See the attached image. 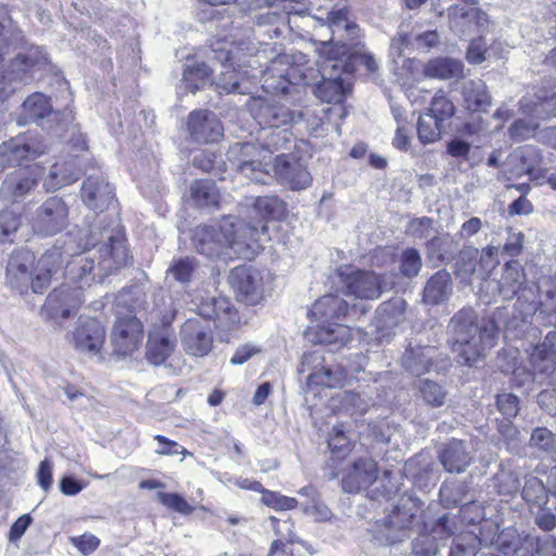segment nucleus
Returning <instances> with one entry per match:
<instances>
[{
	"instance_id": "obj_1",
	"label": "nucleus",
	"mask_w": 556,
	"mask_h": 556,
	"mask_svg": "<svg viewBox=\"0 0 556 556\" xmlns=\"http://www.w3.org/2000/svg\"><path fill=\"white\" fill-rule=\"evenodd\" d=\"M86 251L74 255L66 264L65 275L73 290L84 291L92 283H101L106 276L129 262V252L122 229L104 227L102 230L90 224L85 233Z\"/></svg>"
},
{
	"instance_id": "obj_2",
	"label": "nucleus",
	"mask_w": 556,
	"mask_h": 556,
	"mask_svg": "<svg viewBox=\"0 0 556 556\" xmlns=\"http://www.w3.org/2000/svg\"><path fill=\"white\" fill-rule=\"evenodd\" d=\"M452 351L462 365L473 366L486 350L494 346L497 327L492 319H479L471 307L454 314L448 326Z\"/></svg>"
},
{
	"instance_id": "obj_3",
	"label": "nucleus",
	"mask_w": 556,
	"mask_h": 556,
	"mask_svg": "<svg viewBox=\"0 0 556 556\" xmlns=\"http://www.w3.org/2000/svg\"><path fill=\"white\" fill-rule=\"evenodd\" d=\"M349 312V304L345 300L334 294H326L317 300L308 311V316L318 324L313 336L315 344L331 346L333 350L344 346L351 341V329L342 324L334 323Z\"/></svg>"
},
{
	"instance_id": "obj_4",
	"label": "nucleus",
	"mask_w": 556,
	"mask_h": 556,
	"mask_svg": "<svg viewBox=\"0 0 556 556\" xmlns=\"http://www.w3.org/2000/svg\"><path fill=\"white\" fill-rule=\"evenodd\" d=\"M480 292L488 298V302L496 301L497 298L503 301H510L517 296L515 309L522 320V309H525L530 296L533 295V288L528 286L522 264L517 260H511L504 264L498 280H484Z\"/></svg>"
},
{
	"instance_id": "obj_5",
	"label": "nucleus",
	"mask_w": 556,
	"mask_h": 556,
	"mask_svg": "<svg viewBox=\"0 0 556 556\" xmlns=\"http://www.w3.org/2000/svg\"><path fill=\"white\" fill-rule=\"evenodd\" d=\"M319 58H326L324 73L328 72L329 66L332 70H342L344 73L352 74L364 67L368 73H375L378 70V63L372 54L365 50L364 45L356 39L348 41H334L333 38L327 41H320L317 47Z\"/></svg>"
},
{
	"instance_id": "obj_6",
	"label": "nucleus",
	"mask_w": 556,
	"mask_h": 556,
	"mask_svg": "<svg viewBox=\"0 0 556 556\" xmlns=\"http://www.w3.org/2000/svg\"><path fill=\"white\" fill-rule=\"evenodd\" d=\"M418 507L412 498H401L392 510L370 529L372 540L380 546H391L409 538L418 518Z\"/></svg>"
},
{
	"instance_id": "obj_7",
	"label": "nucleus",
	"mask_w": 556,
	"mask_h": 556,
	"mask_svg": "<svg viewBox=\"0 0 556 556\" xmlns=\"http://www.w3.org/2000/svg\"><path fill=\"white\" fill-rule=\"evenodd\" d=\"M235 219L223 217L214 225L199 226L193 231L192 243L198 253L208 258L231 257L230 251H240L241 243L233 239Z\"/></svg>"
},
{
	"instance_id": "obj_8",
	"label": "nucleus",
	"mask_w": 556,
	"mask_h": 556,
	"mask_svg": "<svg viewBox=\"0 0 556 556\" xmlns=\"http://www.w3.org/2000/svg\"><path fill=\"white\" fill-rule=\"evenodd\" d=\"M80 199L86 207L94 212L96 215L87 216L84 222L85 231L89 233V225L93 228L103 229L104 227L118 228L115 222H106V216H100L115 201V188L102 175H90L81 184Z\"/></svg>"
},
{
	"instance_id": "obj_9",
	"label": "nucleus",
	"mask_w": 556,
	"mask_h": 556,
	"mask_svg": "<svg viewBox=\"0 0 556 556\" xmlns=\"http://www.w3.org/2000/svg\"><path fill=\"white\" fill-rule=\"evenodd\" d=\"M265 159L264 149L253 142H237L227 152L228 162L251 182L266 184L270 178Z\"/></svg>"
},
{
	"instance_id": "obj_10",
	"label": "nucleus",
	"mask_w": 556,
	"mask_h": 556,
	"mask_svg": "<svg viewBox=\"0 0 556 556\" xmlns=\"http://www.w3.org/2000/svg\"><path fill=\"white\" fill-rule=\"evenodd\" d=\"M532 317L545 327H556V276L539 280L533 295L522 309V323H529Z\"/></svg>"
},
{
	"instance_id": "obj_11",
	"label": "nucleus",
	"mask_w": 556,
	"mask_h": 556,
	"mask_svg": "<svg viewBox=\"0 0 556 556\" xmlns=\"http://www.w3.org/2000/svg\"><path fill=\"white\" fill-rule=\"evenodd\" d=\"M47 56L39 47H30L18 53L10 64L9 71L0 76V103H3L16 90L18 85L28 84L33 79V67L46 63Z\"/></svg>"
},
{
	"instance_id": "obj_12",
	"label": "nucleus",
	"mask_w": 556,
	"mask_h": 556,
	"mask_svg": "<svg viewBox=\"0 0 556 556\" xmlns=\"http://www.w3.org/2000/svg\"><path fill=\"white\" fill-rule=\"evenodd\" d=\"M211 52L213 53L212 59L219 62L223 67H231L233 70L232 73L228 71L223 73L225 77L219 78L216 81V86L227 93L241 92L238 79L239 72L244 66L253 67L254 64L258 63V60L252 54L242 53V49L233 45L228 46L218 42L215 48H212Z\"/></svg>"
},
{
	"instance_id": "obj_13",
	"label": "nucleus",
	"mask_w": 556,
	"mask_h": 556,
	"mask_svg": "<svg viewBox=\"0 0 556 556\" xmlns=\"http://www.w3.org/2000/svg\"><path fill=\"white\" fill-rule=\"evenodd\" d=\"M301 372L307 371L309 384L327 388L341 387L348 379L346 370L339 364H328L319 351L303 354Z\"/></svg>"
},
{
	"instance_id": "obj_14",
	"label": "nucleus",
	"mask_w": 556,
	"mask_h": 556,
	"mask_svg": "<svg viewBox=\"0 0 556 556\" xmlns=\"http://www.w3.org/2000/svg\"><path fill=\"white\" fill-rule=\"evenodd\" d=\"M84 302V292L73 290L68 285H62L49 293L41 308V316L50 321L60 324L76 314Z\"/></svg>"
},
{
	"instance_id": "obj_15",
	"label": "nucleus",
	"mask_w": 556,
	"mask_h": 556,
	"mask_svg": "<svg viewBox=\"0 0 556 556\" xmlns=\"http://www.w3.org/2000/svg\"><path fill=\"white\" fill-rule=\"evenodd\" d=\"M184 350L191 356H205L213 346V324L200 317L188 318L180 328Z\"/></svg>"
},
{
	"instance_id": "obj_16",
	"label": "nucleus",
	"mask_w": 556,
	"mask_h": 556,
	"mask_svg": "<svg viewBox=\"0 0 556 556\" xmlns=\"http://www.w3.org/2000/svg\"><path fill=\"white\" fill-rule=\"evenodd\" d=\"M68 224V208L58 197L46 200L36 211L33 229L40 236H53L61 232Z\"/></svg>"
},
{
	"instance_id": "obj_17",
	"label": "nucleus",
	"mask_w": 556,
	"mask_h": 556,
	"mask_svg": "<svg viewBox=\"0 0 556 556\" xmlns=\"http://www.w3.org/2000/svg\"><path fill=\"white\" fill-rule=\"evenodd\" d=\"M229 283L237 299L248 305L257 304L264 296L262 273L251 266H237L229 275Z\"/></svg>"
},
{
	"instance_id": "obj_18",
	"label": "nucleus",
	"mask_w": 556,
	"mask_h": 556,
	"mask_svg": "<svg viewBox=\"0 0 556 556\" xmlns=\"http://www.w3.org/2000/svg\"><path fill=\"white\" fill-rule=\"evenodd\" d=\"M378 464L371 457H361L341 469V489L355 494L367 490L378 479Z\"/></svg>"
},
{
	"instance_id": "obj_19",
	"label": "nucleus",
	"mask_w": 556,
	"mask_h": 556,
	"mask_svg": "<svg viewBox=\"0 0 556 556\" xmlns=\"http://www.w3.org/2000/svg\"><path fill=\"white\" fill-rule=\"evenodd\" d=\"M252 117L263 127L281 128L293 123L301 114H295L285 104L264 98H252L248 102Z\"/></svg>"
},
{
	"instance_id": "obj_20",
	"label": "nucleus",
	"mask_w": 556,
	"mask_h": 556,
	"mask_svg": "<svg viewBox=\"0 0 556 556\" xmlns=\"http://www.w3.org/2000/svg\"><path fill=\"white\" fill-rule=\"evenodd\" d=\"M46 152V147L34 137L18 136L0 144V167L21 166Z\"/></svg>"
},
{
	"instance_id": "obj_21",
	"label": "nucleus",
	"mask_w": 556,
	"mask_h": 556,
	"mask_svg": "<svg viewBox=\"0 0 556 556\" xmlns=\"http://www.w3.org/2000/svg\"><path fill=\"white\" fill-rule=\"evenodd\" d=\"M42 173L38 164L10 173L1 184V195L13 202L24 199L38 187Z\"/></svg>"
},
{
	"instance_id": "obj_22",
	"label": "nucleus",
	"mask_w": 556,
	"mask_h": 556,
	"mask_svg": "<svg viewBox=\"0 0 556 556\" xmlns=\"http://www.w3.org/2000/svg\"><path fill=\"white\" fill-rule=\"evenodd\" d=\"M73 346L89 355H97L105 341V329L94 318L80 317L75 329L67 336Z\"/></svg>"
},
{
	"instance_id": "obj_23",
	"label": "nucleus",
	"mask_w": 556,
	"mask_h": 556,
	"mask_svg": "<svg viewBox=\"0 0 556 556\" xmlns=\"http://www.w3.org/2000/svg\"><path fill=\"white\" fill-rule=\"evenodd\" d=\"M447 16L450 28L462 37L482 34L489 25V17L482 10L458 3L447 9Z\"/></svg>"
},
{
	"instance_id": "obj_24",
	"label": "nucleus",
	"mask_w": 556,
	"mask_h": 556,
	"mask_svg": "<svg viewBox=\"0 0 556 556\" xmlns=\"http://www.w3.org/2000/svg\"><path fill=\"white\" fill-rule=\"evenodd\" d=\"M439 495L445 507L459 506L465 521L476 523L482 519V507L471 496H468V490L464 483L443 484Z\"/></svg>"
},
{
	"instance_id": "obj_25",
	"label": "nucleus",
	"mask_w": 556,
	"mask_h": 556,
	"mask_svg": "<svg viewBox=\"0 0 556 556\" xmlns=\"http://www.w3.org/2000/svg\"><path fill=\"white\" fill-rule=\"evenodd\" d=\"M273 170L277 180L292 190L306 189L312 182V176L306 166L291 154L278 155Z\"/></svg>"
},
{
	"instance_id": "obj_26",
	"label": "nucleus",
	"mask_w": 556,
	"mask_h": 556,
	"mask_svg": "<svg viewBox=\"0 0 556 556\" xmlns=\"http://www.w3.org/2000/svg\"><path fill=\"white\" fill-rule=\"evenodd\" d=\"M143 326L136 315L118 316L112 330V343L117 354L128 355L141 342Z\"/></svg>"
},
{
	"instance_id": "obj_27",
	"label": "nucleus",
	"mask_w": 556,
	"mask_h": 556,
	"mask_svg": "<svg viewBox=\"0 0 556 556\" xmlns=\"http://www.w3.org/2000/svg\"><path fill=\"white\" fill-rule=\"evenodd\" d=\"M176 345V336L169 326H154L148 334L146 358L154 366L163 365L174 353Z\"/></svg>"
},
{
	"instance_id": "obj_28",
	"label": "nucleus",
	"mask_w": 556,
	"mask_h": 556,
	"mask_svg": "<svg viewBox=\"0 0 556 556\" xmlns=\"http://www.w3.org/2000/svg\"><path fill=\"white\" fill-rule=\"evenodd\" d=\"M188 131L193 141L211 143L223 136L224 128L215 113L199 110L189 114Z\"/></svg>"
},
{
	"instance_id": "obj_29",
	"label": "nucleus",
	"mask_w": 556,
	"mask_h": 556,
	"mask_svg": "<svg viewBox=\"0 0 556 556\" xmlns=\"http://www.w3.org/2000/svg\"><path fill=\"white\" fill-rule=\"evenodd\" d=\"M295 67L290 65L288 55H278L265 70H260L263 88L268 93L287 94L292 84L291 76Z\"/></svg>"
},
{
	"instance_id": "obj_30",
	"label": "nucleus",
	"mask_w": 556,
	"mask_h": 556,
	"mask_svg": "<svg viewBox=\"0 0 556 556\" xmlns=\"http://www.w3.org/2000/svg\"><path fill=\"white\" fill-rule=\"evenodd\" d=\"M346 294L363 300H377L383 291L390 289L384 277L374 271H356L350 275L345 282Z\"/></svg>"
},
{
	"instance_id": "obj_31",
	"label": "nucleus",
	"mask_w": 556,
	"mask_h": 556,
	"mask_svg": "<svg viewBox=\"0 0 556 556\" xmlns=\"http://www.w3.org/2000/svg\"><path fill=\"white\" fill-rule=\"evenodd\" d=\"M34 256L28 251L12 254L7 266V277L12 286L21 293L33 289L35 274L31 271Z\"/></svg>"
},
{
	"instance_id": "obj_32",
	"label": "nucleus",
	"mask_w": 556,
	"mask_h": 556,
	"mask_svg": "<svg viewBox=\"0 0 556 556\" xmlns=\"http://www.w3.org/2000/svg\"><path fill=\"white\" fill-rule=\"evenodd\" d=\"M320 59L319 71L323 80L314 87V93L317 98L327 103L341 102L346 91L344 79L342 78L344 72L342 70L334 71L329 66L328 72L324 73L326 58Z\"/></svg>"
},
{
	"instance_id": "obj_33",
	"label": "nucleus",
	"mask_w": 556,
	"mask_h": 556,
	"mask_svg": "<svg viewBox=\"0 0 556 556\" xmlns=\"http://www.w3.org/2000/svg\"><path fill=\"white\" fill-rule=\"evenodd\" d=\"M64 258L61 249L53 248L41 255L35 268L33 292L41 293L50 283L51 278L63 267Z\"/></svg>"
},
{
	"instance_id": "obj_34",
	"label": "nucleus",
	"mask_w": 556,
	"mask_h": 556,
	"mask_svg": "<svg viewBox=\"0 0 556 556\" xmlns=\"http://www.w3.org/2000/svg\"><path fill=\"white\" fill-rule=\"evenodd\" d=\"M439 459L446 471L462 473L470 465L472 455L464 441L453 439L444 445Z\"/></svg>"
},
{
	"instance_id": "obj_35",
	"label": "nucleus",
	"mask_w": 556,
	"mask_h": 556,
	"mask_svg": "<svg viewBox=\"0 0 556 556\" xmlns=\"http://www.w3.org/2000/svg\"><path fill=\"white\" fill-rule=\"evenodd\" d=\"M542 156L540 150L533 146H525L515 150L507 157L509 172L513 176L520 178L525 175L532 176L540 165Z\"/></svg>"
},
{
	"instance_id": "obj_36",
	"label": "nucleus",
	"mask_w": 556,
	"mask_h": 556,
	"mask_svg": "<svg viewBox=\"0 0 556 556\" xmlns=\"http://www.w3.org/2000/svg\"><path fill=\"white\" fill-rule=\"evenodd\" d=\"M453 281L446 269L434 273L426 282L422 291V300L426 304L438 305L451 296Z\"/></svg>"
},
{
	"instance_id": "obj_37",
	"label": "nucleus",
	"mask_w": 556,
	"mask_h": 556,
	"mask_svg": "<svg viewBox=\"0 0 556 556\" xmlns=\"http://www.w3.org/2000/svg\"><path fill=\"white\" fill-rule=\"evenodd\" d=\"M80 175L81 169L79 167V160L77 157L58 161L51 166L49 175L46 179L47 189L56 190L64 186L71 185L78 180Z\"/></svg>"
},
{
	"instance_id": "obj_38",
	"label": "nucleus",
	"mask_w": 556,
	"mask_h": 556,
	"mask_svg": "<svg viewBox=\"0 0 556 556\" xmlns=\"http://www.w3.org/2000/svg\"><path fill=\"white\" fill-rule=\"evenodd\" d=\"M438 351L433 346H408L402 356V366L412 375L420 376L431 370Z\"/></svg>"
},
{
	"instance_id": "obj_39",
	"label": "nucleus",
	"mask_w": 556,
	"mask_h": 556,
	"mask_svg": "<svg viewBox=\"0 0 556 556\" xmlns=\"http://www.w3.org/2000/svg\"><path fill=\"white\" fill-rule=\"evenodd\" d=\"M406 302L402 298H392L383 302L377 311V328L384 336L404 320Z\"/></svg>"
},
{
	"instance_id": "obj_40",
	"label": "nucleus",
	"mask_w": 556,
	"mask_h": 556,
	"mask_svg": "<svg viewBox=\"0 0 556 556\" xmlns=\"http://www.w3.org/2000/svg\"><path fill=\"white\" fill-rule=\"evenodd\" d=\"M235 219V233L233 239L240 241L241 250L233 251L235 254L242 257H250L251 254L255 253L257 249V242L261 236L267 231L265 225H250L243 222Z\"/></svg>"
},
{
	"instance_id": "obj_41",
	"label": "nucleus",
	"mask_w": 556,
	"mask_h": 556,
	"mask_svg": "<svg viewBox=\"0 0 556 556\" xmlns=\"http://www.w3.org/2000/svg\"><path fill=\"white\" fill-rule=\"evenodd\" d=\"M444 519L441 518L430 532L425 530L413 540L412 553L414 556H437L441 546L438 536L445 532Z\"/></svg>"
},
{
	"instance_id": "obj_42",
	"label": "nucleus",
	"mask_w": 556,
	"mask_h": 556,
	"mask_svg": "<svg viewBox=\"0 0 556 556\" xmlns=\"http://www.w3.org/2000/svg\"><path fill=\"white\" fill-rule=\"evenodd\" d=\"M529 447L541 459H556V434L546 427H536L532 430Z\"/></svg>"
},
{
	"instance_id": "obj_43",
	"label": "nucleus",
	"mask_w": 556,
	"mask_h": 556,
	"mask_svg": "<svg viewBox=\"0 0 556 556\" xmlns=\"http://www.w3.org/2000/svg\"><path fill=\"white\" fill-rule=\"evenodd\" d=\"M463 96L470 111H488L492 101L486 85L481 79H470L463 84Z\"/></svg>"
},
{
	"instance_id": "obj_44",
	"label": "nucleus",
	"mask_w": 556,
	"mask_h": 556,
	"mask_svg": "<svg viewBox=\"0 0 556 556\" xmlns=\"http://www.w3.org/2000/svg\"><path fill=\"white\" fill-rule=\"evenodd\" d=\"M327 23L332 36H338L337 41H352L357 39L359 28L348 18L346 9L331 10L327 13Z\"/></svg>"
},
{
	"instance_id": "obj_45",
	"label": "nucleus",
	"mask_w": 556,
	"mask_h": 556,
	"mask_svg": "<svg viewBox=\"0 0 556 556\" xmlns=\"http://www.w3.org/2000/svg\"><path fill=\"white\" fill-rule=\"evenodd\" d=\"M213 68L205 62H194L188 64L184 70V75L178 85L177 93L180 97L186 92L195 93L200 85L212 74Z\"/></svg>"
},
{
	"instance_id": "obj_46",
	"label": "nucleus",
	"mask_w": 556,
	"mask_h": 556,
	"mask_svg": "<svg viewBox=\"0 0 556 556\" xmlns=\"http://www.w3.org/2000/svg\"><path fill=\"white\" fill-rule=\"evenodd\" d=\"M190 198L198 207H217L219 205V191L211 179H199L190 186Z\"/></svg>"
},
{
	"instance_id": "obj_47",
	"label": "nucleus",
	"mask_w": 556,
	"mask_h": 556,
	"mask_svg": "<svg viewBox=\"0 0 556 556\" xmlns=\"http://www.w3.org/2000/svg\"><path fill=\"white\" fill-rule=\"evenodd\" d=\"M464 65L452 58H435L425 65L424 74L438 79L458 78L463 75Z\"/></svg>"
},
{
	"instance_id": "obj_48",
	"label": "nucleus",
	"mask_w": 556,
	"mask_h": 556,
	"mask_svg": "<svg viewBox=\"0 0 556 556\" xmlns=\"http://www.w3.org/2000/svg\"><path fill=\"white\" fill-rule=\"evenodd\" d=\"M23 121L20 124L38 122L52 112L49 99L39 92L29 96L22 104Z\"/></svg>"
},
{
	"instance_id": "obj_49",
	"label": "nucleus",
	"mask_w": 556,
	"mask_h": 556,
	"mask_svg": "<svg viewBox=\"0 0 556 556\" xmlns=\"http://www.w3.org/2000/svg\"><path fill=\"white\" fill-rule=\"evenodd\" d=\"M271 527L277 535V539L271 543L269 556L276 555L287 544H294L300 542L294 532V523L290 518L279 519L276 517L269 518Z\"/></svg>"
},
{
	"instance_id": "obj_50",
	"label": "nucleus",
	"mask_w": 556,
	"mask_h": 556,
	"mask_svg": "<svg viewBox=\"0 0 556 556\" xmlns=\"http://www.w3.org/2000/svg\"><path fill=\"white\" fill-rule=\"evenodd\" d=\"M479 250L475 247H464L454 263V274L463 281H469L470 278L479 271L478 266Z\"/></svg>"
},
{
	"instance_id": "obj_51",
	"label": "nucleus",
	"mask_w": 556,
	"mask_h": 556,
	"mask_svg": "<svg viewBox=\"0 0 556 556\" xmlns=\"http://www.w3.org/2000/svg\"><path fill=\"white\" fill-rule=\"evenodd\" d=\"M232 306L226 298H211L199 305V316L202 319L212 320L231 319Z\"/></svg>"
},
{
	"instance_id": "obj_52",
	"label": "nucleus",
	"mask_w": 556,
	"mask_h": 556,
	"mask_svg": "<svg viewBox=\"0 0 556 556\" xmlns=\"http://www.w3.org/2000/svg\"><path fill=\"white\" fill-rule=\"evenodd\" d=\"M534 374L551 375L556 368V351L548 345H536L530 355Z\"/></svg>"
},
{
	"instance_id": "obj_53",
	"label": "nucleus",
	"mask_w": 556,
	"mask_h": 556,
	"mask_svg": "<svg viewBox=\"0 0 556 556\" xmlns=\"http://www.w3.org/2000/svg\"><path fill=\"white\" fill-rule=\"evenodd\" d=\"M444 123L439 121L433 115L427 113L422 114L418 118L417 123V135L421 143L428 144L438 141L444 128Z\"/></svg>"
},
{
	"instance_id": "obj_54",
	"label": "nucleus",
	"mask_w": 556,
	"mask_h": 556,
	"mask_svg": "<svg viewBox=\"0 0 556 556\" xmlns=\"http://www.w3.org/2000/svg\"><path fill=\"white\" fill-rule=\"evenodd\" d=\"M453 242L445 237H433L426 243V252L429 261H437V266L448 263L453 257Z\"/></svg>"
},
{
	"instance_id": "obj_55",
	"label": "nucleus",
	"mask_w": 556,
	"mask_h": 556,
	"mask_svg": "<svg viewBox=\"0 0 556 556\" xmlns=\"http://www.w3.org/2000/svg\"><path fill=\"white\" fill-rule=\"evenodd\" d=\"M254 208L264 218L278 219L285 215L286 203L277 195L257 197Z\"/></svg>"
},
{
	"instance_id": "obj_56",
	"label": "nucleus",
	"mask_w": 556,
	"mask_h": 556,
	"mask_svg": "<svg viewBox=\"0 0 556 556\" xmlns=\"http://www.w3.org/2000/svg\"><path fill=\"white\" fill-rule=\"evenodd\" d=\"M522 498L530 504L542 506L546 504L547 489L546 483H543L535 476H527L525 478V485L521 491Z\"/></svg>"
},
{
	"instance_id": "obj_57",
	"label": "nucleus",
	"mask_w": 556,
	"mask_h": 556,
	"mask_svg": "<svg viewBox=\"0 0 556 556\" xmlns=\"http://www.w3.org/2000/svg\"><path fill=\"white\" fill-rule=\"evenodd\" d=\"M399 264L402 276L412 279L419 274L422 267V258L417 249L407 248L400 254Z\"/></svg>"
},
{
	"instance_id": "obj_58",
	"label": "nucleus",
	"mask_w": 556,
	"mask_h": 556,
	"mask_svg": "<svg viewBox=\"0 0 556 556\" xmlns=\"http://www.w3.org/2000/svg\"><path fill=\"white\" fill-rule=\"evenodd\" d=\"M494 488L501 495H513L518 492L520 482L516 472L501 469L493 478Z\"/></svg>"
},
{
	"instance_id": "obj_59",
	"label": "nucleus",
	"mask_w": 556,
	"mask_h": 556,
	"mask_svg": "<svg viewBox=\"0 0 556 556\" xmlns=\"http://www.w3.org/2000/svg\"><path fill=\"white\" fill-rule=\"evenodd\" d=\"M455 113V106L453 102L446 98V96L439 91L432 98L429 111L427 114L433 115L441 122L450 119Z\"/></svg>"
},
{
	"instance_id": "obj_60",
	"label": "nucleus",
	"mask_w": 556,
	"mask_h": 556,
	"mask_svg": "<svg viewBox=\"0 0 556 556\" xmlns=\"http://www.w3.org/2000/svg\"><path fill=\"white\" fill-rule=\"evenodd\" d=\"M195 268V262L193 257H184L176 260L172 263L167 269V274L172 276L176 281L187 283L190 281L192 274Z\"/></svg>"
},
{
	"instance_id": "obj_61",
	"label": "nucleus",
	"mask_w": 556,
	"mask_h": 556,
	"mask_svg": "<svg viewBox=\"0 0 556 556\" xmlns=\"http://www.w3.org/2000/svg\"><path fill=\"white\" fill-rule=\"evenodd\" d=\"M520 545V536L513 527L501 530L496 536L494 548L504 555L516 552Z\"/></svg>"
},
{
	"instance_id": "obj_62",
	"label": "nucleus",
	"mask_w": 556,
	"mask_h": 556,
	"mask_svg": "<svg viewBox=\"0 0 556 556\" xmlns=\"http://www.w3.org/2000/svg\"><path fill=\"white\" fill-rule=\"evenodd\" d=\"M146 295L138 289L123 290L117 296V305L128 306L130 315L146 308Z\"/></svg>"
},
{
	"instance_id": "obj_63",
	"label": "nucleus",
	"mask_w": 556,
	"mask_h": 556,
	"mask_svg": "<svg viewBox=\"0 0 556 556\" xmlns=\"http://www.w3.org/2000/svg\"><path fill=\"white\" fill-rule=\"evenodd\" d=\"M420 393L424 401L434 407L442 406L445 402V390L434 381L424 380L420 384Z\"/></svg>"
},
{
	"instance_id": "obj_64",
	"label": "nucleus",
	"mask_w": 556,
	"mask_h": 556,
	"mask_svg": "<svg viewBox=\"0 0 556 556\" xmlns=\"http://www.w3.org/2000/svg\"><path fill=\"white\" fill-rule=\"evenodd\" d=\"M519 399L513 393L496 395V407L505 419H514L519 413Z\"/></svg>"
}]
</instances>
